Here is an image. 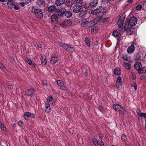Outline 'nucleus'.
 Wrapping results in <instances>:
<instances>
[{"label": "nucleus", "instance_id": "f257e3e1", "mask_svg": "<svg viewBox=\"0 0 146 146\" xmlns=\"http://www.w3.org/2000/svg\"><path fill=\"white\" fill-rule=\"evenodd\" d=\"M137 22V20L136 18L134 17H131L128 19L124 27L125 29L128 28L129 25L130 26L133 27L135 25Z\"/></svg>", "mask_w": 146, "mask_h": 146}, {"label": "nucleus", "instance_id": "f03ea898", "mask_svg": "<svg viewBox=\"0 0 146 146\" xmlns=\"http://www.w3.org/2000/svg\"><path fill=\"white\" fill-rule=\"evenodd\" d=\"M97 23L96 20V19L92 20L90 21H88L85 19L83 20L81 23L82 27H90L95 25Z\"/></svg>", "mask_w": 146, "mask_h": 146}, {"label": "nucleus", "instance_id": "7ed1b4c3", "mask_svg": "<svg viewBox=\"0 0 146 146\" xmlns=\"http://www.w3.org/2000/svg\"><path fill=\"white\" fill-rule=\"evenodd\" d=\"M134 66L136 69L138 70L139 73L141 74L142 73L143 70L142 68V65L141 63L139 62H136L135 63Z\"/></svg>", "mask_w": 146, "mask_h": 146}, {"label": "nucleus", "instance_id": "20e7f679", "mask_svg": "<svg viewBox=\"0 0 146 146\" xmlns=\"http://www.w3.org/2000/svg\"><path fill=\"white\" fill-rule=\"evenodd\" d=\"M98 3V0H92L89 5L86 4L85 5H84V7L87 9L89 7H96Z\"/></svg>", "mask_w": 146, "mask_h": 146}, {"label": "nucleus", "instance_id": "39448f33", "mask_svg": "<svg viewBox=\"0 0 146 146\" xmlns=\"http://www.w3.org/2000/svg\"><path fill=\"white\" fill-rule=\"evenodd\" d=\"M62 46L68 52H72L75 51L74 48L69 45L63 44H62Z\"/></svg>", "mask_w": 146, "mask_h": 146}, {"label": "nucleus", "instance_id": "423d86ee", "mask_svg": "<svg viewBox=\"0 0 146 146\" xmlns=\"http://www.w3.org/2000/svg\"><path fill=\"white\" fill-rule=\"evenodd\" d=\"M34 13L35 15L38 18H41L43 17V14L42 11L38 9H35Z\"/></svg>", "mask_w": 146, "mask_h": 146}, {"label": "nucleus", "instance_id": "0eeeda50", "mask_svg": "<svg viewBox=\"0 0 146 146\" xmlns=\"http://www.w3.org/2000/svg\"><path fill=\"white\" fill-rule=\"evenodd\" d=\"M72 9L74 12L78 13L81 11L82 7L79 5L76 4L74 5Z\"/></svg>", "mask_w": 146, "mask_h": 146}, {"label": "nucleus", "instance_id": "6e6552de", "mask_svg": "<svg viewBox=\"0 0 146 146\" xmlns=\"http://www.w3.org/2000/svg\"><path fill=\"white\" fill-rule=\"evenodd\" d=\"M133 44L129 46L127 49V52L128 54H131L135 50V47L134 44H136L135 41H133Z\"/></svg>", "mask_w": 146, "mask_h": 146}, {"label": "nucleus", "instance_id": "1a4fd4ad", "mask_svg": "<svg viewBox=\"0 0 146 146\" xmlns=\"http://www.w3.org/2000/svg\"><path fill=\"white\" fill-rule=\"evenodd\" d=\"M57 83L59 88L63 90H65L66 87L63 82L60 80H59L57 81Z\"/></svg>", "mask_w": 146, "mask_h": 146}, {"label": "nucleus", "instance_id": "9d476101", "mask_svg": "<svg viewBox=\"0 0 146 146\" xmlns=\"http://www.w3.org/2000/svg\"><path fill=\"white\" fill-rule=\"evenodd\" d=\"M124 30L126 31L128 35H132L134 33L135 29L131 27H129L128 28H126V29L124 28Z\"/></svg>", "mask_w": 146, "mask_h": 146}, {"label": "nucleus", "instance_id": "9b49d317", "mask_svg": "<svg viewBox=\"0 0 146 146\" xmlns=\"http://www.w3.org/2000/svg\"><path fill=\"white\" fill-rule=\"evenodd\" d=\"M29 117H35V115L30 112H25L24 115V117L26 120H28Z\"/></svg>", "mask_w": 146, "mask_h": 146}, {"label": "nucleus", "instance_id": "f8f14e48", "mask_svg": "<svg viewBox=\"0 0 146 146\" xmlns=\"http://www.w3.org/2000/svg\"><path fill=\"white\" fill-rule=\"evenodd\" d=\"M58 57L55 56H52L51 58L50 62L52 64H54L56 63L58 60Z\"/></svg>", "mask_w": 146, "mask_h": 146}, {"label": "nucleus", "instance_id": "ddd939ff", "mask_svg": "<svg viewBox=\"0 0 146 146\" xmlns=\"http://www.w3.org/2000/svg\"><path fill=\"white\" fill-rule=\"evenodd\" d=\"M26 60L27 62L31 66L34 68L35 69L36 68V64L34 62H32L31 59L29 58H27L26 59Z\"/></svg>", "mask_w": 146, "mask_h": 146}, {"label": "nucleus", "instance_id": "4468645a", "mask_svg": "<svg viewBox=\"0 0 146 146\" xmlns=\"http://www.w3.org/2000/svg\"><path fill=\"white\" fill-rule=\"evenodd\" d=\"M66 10L64 8H61L58 10L57 11V14L58 16L62 15L65 13Z\"/></svg>", "mask_w": 146, "mask_h": 146}, {"label": "nucleus", "instance_id": "2eb2a0df", "mask_svg": "<svg viewBox=\"0 0 146 146\" xmlns=\"http://www.w3.org/2000/svg\"><path fill=\"white\" fill-rule=\"evenodd\" d=\"M113 108L116 111L119 112L121 107L118 104H113Z\"/></svg>", "mask_w": 146, "mask_h": 146}, {"label": "nucleus", "instance_id": "dca6fc26", "mask_svg": "<svg viewBox=\"0 0 146 146\" xmlns=\"http://www.w3.org/2000/svg\"><path fill=\"white\" fill-rule=\"evenodd\" d=\"M48 11L51 12H53L56 11L57 8L56 6L54 5L50 6L48 8Z\"/></svg>", "mask_w": 146, "mask_h": 146}, {"label": "nucleus", "instance_id": "f3484780", "mask_svg": "<svg viewBox=\"0 0 146 146\" xmlns=\"http://www.w3.org/2000/svg\"><path fill=\"white\" fill-rule=\"evenodd\" d=\"M65 2V0H56L55 4L57 6H60L64 4Z\"/></svg>", "mask_w": 146, "mask_h": 146}, {"label": "nucleus", "instance_id": "a211bd4d", "mask_svg": "<svg viewBox=\"0 0 146 146\" xmlns=\"http://www.w3.org/2000/svg\"><path fill=\"white\" fill-rule=\"evenodd\" d=\"M35 90L34 89H29L27 90L25 94L28 96L31 95L34 92Z\"/></svg>", "mask_w": 146, "mask_h": 146}, {"label": "nucleus", "instance_id": "6ab92c4d", "mask_svg": "<svg viewBox=\"0 0 146 146\" xmlns=\"http://www.w3.org/2000/svg\"><path fill=\"white\" fill-rule=\"evenodd\" d=\"M52 22L53 23L57 22L58 20V18L57 15L54 14L52 15L51 17Z\"/></svg>", "mask_w": 146, "mask_h": 146}, {"label": "nucleus", "instance_id": "aec40b11", "mask_svg": "<svg viewBox=\"0 0 146 146\" xmlns=\"http://www.w3.org/2000/svg\"><path fill=\"white\" fill-rule=\"evenodd\" d=\"M123 65V66L127 70H129L131 68V65L129 63L124 62Z\"/></svg>", "mask_w": 146, "mask_h": 146}, {"label": "nucleus", "instance_id": "412c9836", "mask_svg": "<svg viewBox=\"0 0 146 146\" xmlns=\"http://www.w3.org/2000/svg\"><path fill=\"white\" fill-rule=\"evenodd\" d=\"M101 11V8H97L95 9L92 10L91 11V13L93 15L97 14L100 13Z\"/></svg>", "mask_w": 146, "mask_h": 146}, {"label": "nucleus", "instance_id": "4be33fe9", "mask_svg": "<svg viewBox=\"0 0 146 146\" xmlns=\"http://www.w3.org/2000/svg\"><path fill=\"white\" fill-rule=\"evenodd\" d=\"M0 127L3 132L5 133H7L6 128L4 124L2 123H0Z\"/></svg>", "mask_w": 146, "mask_h": 146}, {"label": "nucleus", "instance_id": "5701e85b", "mask_svg": "<svg viewBox=\"0 0 146 146\" xmlns=\"http://www.w3.org/2000/svg\"><path fill=\"white\" fill-rule=\"evenodd\" d=\"M64 22L66 27V26H70L72 24V22L70 20H65L64 21Z\"/></svg>", "mask_w": 146, "mask_h": 146}, {"label": "nucleus", "instance_id": "b1692460", "mask_svg": "<svg viewBox=\"0 0 146 146\" xmlns=\"http://www.w3.org/2000/svg\"><path fill=\"white\" fill-rule=\"evenodd\" d=\"M121 70L119 68H117L114 70V74L115 75H118L121 72Z\"/></svg>", "mask_w": 146, "mask_h": 146}, {"label": "nucleus", "instance_id": "393cba45", "mask_svg": "<svg viewBox=\"0 0 146 146\" xmlns=\"http://www.w3.org/2000/svg\"><path fill=\"white\" fill-rule=\"evenodd\" d=\"M38 5L40 6L44 5L45 3L44 0H38L37 1Z\"/></svg>", "mask_w": 146, "mask_h": 146}, {"label": "nucleus", "instance_id": "a878e982", "mask_svg": "<svg viewBox=\"0 0 146 146\" xmlns=\"http://www.w3.org/2000/svg\"><path fill=\"white\" fill-rule=\"evenodd\" d=\"M123 20L120 19H119L117 23V24L118 26V27L120 28H121L123 26Z\"/></svg>", "mask_w": 146, "mask_h": 146}, {"label": "nucleus", "instance_id": "bb28decb", "mask_svg": "<svg viewBox=\"0 0 146 146\" xmlns=\"http://www.w3.org/2000/svg\"><path fill=\"white\" fill-rule=\"evenodd\" d=\"M47 61L45 58L44 56L42 57V66H45L46 64Z\"/></svg>", "mask_w": 146, "mask_h": 146}, {"label": "nucleus", "instance_id": "cd10ccee", "mask_svg": "<svg viewBox=\"0 0 146 146\" xmlns=\"http://www.w3.org/2000/svg\"><path fill=\"white\" fill-rule=\"evenodd\" d=\"M119 31L118 30H116L113 31L112 35L113 36L115 37L118 36L119 35Z\"/></svg>", "mask_w": 146, "mask_h": 146}, {"label": "nucleus", "instance_id": "c85d7f7f", "mask_svg": "<svg viewBox=\"0 0 146 146\" xmlns=\"http://www.w3.org/2000/svg\"><path fill=\"white\" fill-rule=\"evenodd\" d=\"M65 15L66 17L68 18L70 17L72 15V14L71 11H66Z\"/></svg>", "mask_w": 146, "mask_h": 146}, {"label": "nucleus", "instance_id": "c756f323", "mask_svg": "<svg viewBox=\"0 0 146 146\" xmlns=\"http://www.w3.org/2000/svg\"><path fill=\"white\" fill-rule=\"evenodd\" d=\"M119 112L120 114H127L128 113V112L122 107L120 109V110Z\"/></svg>", "mask_w": 146, "mask_h": 146}, {"label": "nucleus", "instance_id": "7c9ffc66", "mask_svg": "<svg viewBox=\"0 0 146 146\" xmlns=\"http://www.w3.org/2000/svg\"><path fill=\"white\" fill-rule=\"evenodd\" d=\"M7 5L9 8H12L13 7L12 4L13 3L12 1L13 0H7Z\"/></svg>", "mask_w": 146, "mask_h": 146}, {"label": "nucleus", "instance_id": "2f4dec72", "mask_svg": "<svg viewBox=\"0 0 146 146\" xmlns=\"http://www.w3.org/2000/svg\"><path fill=\"white\" fill-rule=\"evenodd\" d=\"M137 113L138 116L141 117H143L145 118H146V114L145 113H140L139 112H138L137 111Z\"/></svg>", "mask_w": 146, "mask_h": 146}, {"label": "nucleus", "instance_id": "473e14b6", "mask_svg": "<svg viewBox=\"0 0 146 146\" xmlns=\"http://www.w3.org/2000/svg\"><path fill=\"white\" fill-rule=\"evenodd\" d=\"M85 39V41L86 45L88 46H89L90 45V40L87 37H86Z\"/></svg>", "mask_w": 146, "mask_h": 146}, {"label": "nucleus", "instance_id": "72a5a7b5", "mask_svg": "<svg viewBox=\"0 0 146 146\" xmlns=\"http://www.w3.org/2000/svg\"><path fill=\"white\" fill-rule=\"evenodd\" d=\"M121 139L123 142H125L127 141V138L124 134H123L121 137Z\"/></svg>", "mask_w": 146, "mask_h": 146}, {"label": "nucleus", "instance_id": "f704fd0d", "mask_svg": "<svg viewBox=\"0 0 146 146\" xmlns=\"http://www.w3.org/2000/svg\"><path fill=\"white\" fill-rule=\"evenodd\" d=\"M122 58L124 60L126 61H128L130 58H129L128 57L127 55L125 54L123 55Z\"/></svg>", "mask_w": 146, "mask_h": 146}, {"label": "nucleus", "instance_id": "c9c22d12", "mask_svg": "<svg viewBox=\"0 0 146 146\" xmlns=\"http://www.w3.org/2000/svg\"><path fill=\"white\" fill-rule=\"evenodd\" d=\"M12 5L13 6V7L12 8H10L11 9L14 8V9L15 10H17L19 8V6L18 5H15L14 4L12 3Z\"/></svg>", "mask_w": 146, "mask_h": 146}, {"label": "nucleus", "instance_id": "e433bc0d", "mask_svg": "<svg viewBox=\"0 0 146 146\" xmlns=\"http://www.w3.org/2000/svg\"><path fill=\"white\" fill-rule=\"evenodd\" d=\"M116 86L118 89H120L122 87V83L121 82L116 83Z\"/></svg>", "mask_w": 146, "mask_h": 146}, {"label": "nucleus", "instance_id": "4c0bfd02", "mask_svg": "<svg viewBox=\"0 0 146 146\" xmlns=\"http://www.w3.org/2000/svg\"><path fill=\"white\" fill-rule=\"evenodd\" d=\"M73 3L72 1H68L67 2L66 4V5L68 7H70L73 4Z\"/></svg>", "mask_w": 146, "mask_h": 146}, {"label": "nucleus", "instance_id": "58836bf2", "mask_svg": "<svg viewBox=\"0 0 146 146\" xmlns=\"http://www.w3.org/2000/svg\"><path fill=\"white\" fill-rule=\"evenodd\" d=\"M142 7V5H138L136 8V10L137 11H139L140 10Z\"/></svg>", "mask_w": 146, "mask_h": 146}, {"label": "nucleus", "instance_id": "ea45409f", "mask_svg": "<svg viewBox=\"0 0 146 146\" xmlns=\"http://www.w3.org/2000/svg\"><path fill=\"white\" fill-rule=\"evenodd\" d=\"M93 144L94 145H98V142L96 138H93L92 139Z\"/></svg>", "mask_w": 146, "mask_h": 146}, {"label": "nucleus", "instance_id": "a19ab883", "mask_svg": "<svg viewBox=\"0 0 146 146\" xmlns=\"http://www.w3.org/2000/svg\"><path fill=\"white\" fill-rule=\"evenodd\" d=\"M51 110L50 107V108H46L45 109V111L46 113H49Z\"/></svg>", "mask_w": 146, "mask_h": 146}, {"label": "nucleus", "instance_id": "79ce46f5", "mask_svg": "<svg viewBox=\"0 0 146 146\" xmlns=\"http://www.w3.org/2000/svg\"><path fill=\"white\" fill-rule=\"evenodd\" d=\"M131 86L134 88L135 90H136L137 89V84L135 82L133 84H132Z\"/></svg>", "mask_w": 146, "mask_h": 146}, {"label": "nucleus", "instance_id": "37998d69", "mask_svg": "<svg viewBox=\"0 0 146 146\" xmlns=\"http://www.w3.org/2000/svg\"><path fill=\"white\" fill-rule=\"evenodd\" d=\"M99 110L102 112H103L104 111V109L103 107L101 106H99Z\"/></svg>", "mask_w": 146, "mask_h": 146}, {"label": "nucleus", "instance_id": "c03bdc74", "mask_svg": "<svg viewBox=\"0 0 146 146\" xmlns=\"http://www.w3.org/2000/svg\"><path fill=\"white\" fill-rule=\"evenodd\" d=\"M60 25L62 27L64 28H65L66 27L64 23V21L63 23H60Z\"/></svg>", "mask_w": 146, "mask_h": 146}, {"label": "nucleus", "instance_id": "a18cd8bd", "mask_svg": "<svg viewBox=\"0 0 146 146\" xmlns=\"http://www.w3.org/2000/svg\"><path fill=\"white\" fill-rule=\"evenodd\" d=\"M45 108H48L50 107V104H49V102L47 101L46 102H45Z\"/></svg>", "mask_w": 146, "mask_h": 146}, {"label": "nucleus", "instance_id": "49530a36", "mask_svg": "<svg viewBox=\"0 0 146 146\" xmlns=\"http://www.w3.org/2000/svg\"><path fill=\"white\" fill-rule=\"evenodd\" d=\"M121 77L119 76L116 80V83L121 82Z\"/></svg>", "mask_w": 146, "mask_h": 146}, {"label": "nucleus", "instance_id": "de8ad7c7", "mask_svg": "<svg viewBox=\"0 0 146 146\" xmlns=\"http://www.w3.org/2000/svg\"><path fill=\"white\" fill-rule=\"evenodd\" d=\"M47 101H50L52 100L53 99V97L52 96H48L46 98Z\"/></svg>", "mask_w": 146, "mask_h": 146}, {"label": "nucleus", "instance_id": "09e8293b", "mask_svg": "<svg viewBox=\"0 0 146 146\" xmlns=\"http://www.w3.org/2000/svg\"><path fill=\"white\" fill-rule=\"evenodd\" d=\"M82 1V0H74V3H80Z\"/></svg>", "mask_w": 146, "mask_h": 146}, {"label": "nucleus", "instance_id": "8fccbe9b", "mask_svg": "<svg viewBox=\"0 0 146 146\" xmlns=\"http://www.w3.org/2000/svg\"><path fill=\"white\" fill-rule=\"evenodd\" d=\"M0 68L2 69H4L5 68V67L4 66V65H3L0 62Z\"/></svg>", "mask_w": 146, "mask_h": 146}, {"label": "nucleus", "instance_id": "3c124183", "mask_svg": "<svg viewBox=\"0 0 146 146\" xmlns=\"http://www.w3.org/2000/svg\"><path fill=\"white\" fill-rule=\"evenodd\" d=\"M18 125L20 126H21L23 125V123L21 121H19L18 122Z\"/></svg>", "mask_w": 146, "mask_h": 146}, {"label": "nucleus", "instance_id": "603ef678", "mask_svg": "<svg viewBox=\"0 0 146 146\" xmlns=\"http://www.w3.org/2000/svg\"><path fill=\"white\" fill-rule=\"evenodd\" d=\"M43 86H47V82L46 81H44L43 82Z\"/></svg>", "mask_w": 146, "mask_h": 146}, {"label": "nucleus", "instance_id": "864d4df0", "mask_svg": "<svg viewBox=\"0 0 146 146\" xmlns=\"http://www.w3.org/2000/svg\"><path fill=\"white\" fill-rule=\"evenodd\" d=\"M26 4V3L25 2H23L20 3V5L22 7H23Z\"/></svg>", "mask_w": 146, "mask_h": 146}, {"label": "nucleus", "instance_id": "5fc2aeb1", "mask_svg": "<svg viewBox=\"0 0 146 146\" xmlns=\"http://www.w3.org/2000/svg\"><path fill=\"white\" fill-rule=\"evenodd\" d=\"M99 144L100 146H104V144L102 140H101L100 143H99Z\"/></svg>", "mask_w": 146, "mask_h": 146}, {"label": "nucleus", "instance_id": "6e6d98bb", "mask_svg": "<svg viewBox=\"0 0 146 146\" xmlns=\"http://www.w3.org/2000/svg\"><path fill=\"white\" fill-rule=\"evenodd\" d=\"M109 0H102V2L104 3H108Z\"/></svg>", "mask_w": 146, "mask_h": 146}, {"label": "nucleus", "instance_id": "4d7b16f0", "mask_svg": "<svg viewBox=\"0 0 146 146\" xmlns=\"http://www.w3.org/2000/svg\"><path fill=\"white\" fill-rule=\"evenodd\" d=\"M99 136L100 138V139H102V138L103 136H102V134H99Z\"/></svg>", "mask_w": 146, "mask_h": 146}, {"label": "nucleus", "instance_id": "13d9d810", "mask_svg": "<svg viewBox=\"0 0 146 146\" xmlns=\"http://www.w3.org/2000/svg\"><path fill=\"white\" fill-rule=\"evenodd\" d=\"M145 76L142 75L141 76V79L142 80H143L144 79H145Z\"/></svg>", "mask_w": 146, "mask_h": 146}, {"label": "nucleus", "instance_id": "bf43d9fd", "mask_svg": "<svg viewBox=\"0 0 146 146\" xmlns=\"http://www.w3.org/2000/svg\"><path fill=\"white\" fill-rule=\"evenodd\" d=\"M133 1V0H128L127 2L130 3H131Z\"/></svg>", "mask_w": 146, "mask_h": 146}, {"label": "nucleus", "instance_id": "052dcab7", "mask_svg": "<svg viewBox=\"0 0 146 146\" xmlns=\"http://www.w3.org/2000/svg\"><path fill=\"white\" fill-rule=\"evenodd\" d=\"M37 47L40 48H41V45L40 44H37Z\"/></svg>", "mask_w": 146, "mask_h": 146}, {"label": "nucleus", "instance_id": "680f3d73", "mask_svg": "<svg viewBox=\"0 0 146 146\" xmlns=\"http://www.w3.org/2000/svg\"><path fill=\"white\" fill-rule=\"evenodd\" d=\"M133 79H135V78L136 76L135 75H133Z\"/></svg>", "mask_w": 146, "mask_h": 146}, {"label": "nucleus", "instance_id": "e2e57ef3", "mask_svg": "<svg viewBox=\"0 0 146 146\" xmlns=\"http://www.w3.org/2000/svg\"><path fill=\"white\" fill-rule=\"evenodd\" d=\"M94 45H98V42H96V43H94Z\"/></svg>", "mask_w": 146, "mask_h": 146}, {"label": "nucleus", "instance_id": "0e129e2a", "mask_svg": "<svg viewBox=\"0 0 146 146\" xmlns=\"http://www.w3.org/2000/svg\"><path fill=\"white\" fill-rule=\"evenodd\" d=\"M5 0H0V1L2 2H4L5 1Z\"/></svg>", "mask_w": 146, "mask_h": 146}, {"label": "nucleus", "instance_id": "69168bd1", "mask_svg": "<svg viewBox=\"0 0 146 146\" xmlns=\"http://www.w3.org/2000/svg\"><path fill=\"white\" fill-rule=\"evenodd\" d=\"M137 111L138 112H139V113L140 112V110H138Z\"/></svg>", "mask_w": 146, "mask_h": 146}, {"label": "nucleus", "instance_id": "338daca9", "mask_svg": "<svg viewBox=\"0 0 146 146\" xmlns=\"http://www.w3.org/2000/svg\"><path fill=\"white\" fill-rule=\"evenodd\" d=\"M145 124H146V119H145Z\"/></svg>", "mask_w": 146, "mask_h": 146}, {"label": "nucleus", "instance_id": "774afa93", "mask_svg": "<svg viewBox=\"0 0 146 146\" xmlns=\"http://www.w3.org/2000/svg\"><path fill=\"white\" fill-rule=\"evenodd\" d=\"M111 146H115V145H112Z\"/></svg>", "mask_w": 146, "mask_h": 146}]
</instances>
